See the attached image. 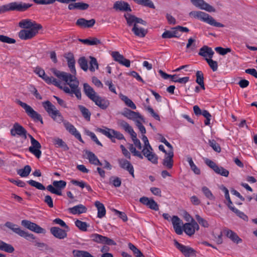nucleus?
<instances>
[{"mask_svg": "<svg viewBox=\"0 0 257 257\" xmlns=\"http://www.w3.org/2000/svg\"><path fill=\"white\" fill-rule=\"evenodd\" d=\"M195 218L197 220V221H198V222L202 226H203L204 227H208L209 224H208V222L206 220H205L204 219L202 218L198 214H196L195 215Z\"/></svg>", "mask_w": 257, "mask_h": 257, "instance_id": "obj_63", "label": "nucleus"}, {"mask_svg": "<svg viewBox=\"0 0 257 257\" xmlns=\"http://www.w3.org/2000/svg\"><path fill=\"white\" fill-rule=\"evenodd\" d=\"M11 134L12 136L18 135L26 139L27 137V131L18 123H15L11 130Z\"/></svg>", "mask_w": 257, "mask_h": 257, "instance_id": "obj_10", "label": "nucleus"}, {"mask_svg": "<svg viewBox=\"0 0 257 257\" xmlns=\"http://www.w3.org/2000/svg\"><path fill=\"white\" fill-rule=\"evenodd\" d=\"M78 63L83 70L86 71L88 70V62L84 57H80L78 61Z\"/></svg>", "mask_w": 257, "mask_h": 257, "instance_id": "obj_53", "label": "nucleus"}, {"mask_svg": "<svg viewBox=\"0 0 257 257\" xmlns=\"http://www.w3.org/2000/svg\"><path fill=\"white\" fill-rule=\"evenodd\" d=\"M73 254L74 257H94L88 251L80 250H74Z\"/></svg>", "mask_w": 257, "mask_h": 257, "instance_id": "obj_46", "label": "nucleus"}, {"mask_svg": "<svg viewBox=\"0 0 257 257\" xmlns=\"http://www.w3.org/2000/svg\"><path fill=\"white\" fill-rule=\"evenodd\" d=\"M171 221L175 232L178 235L182 234L183 233V229L181 227L183 225L182 220L177 216L174 215L171 219Z\"/></svg>", "mask_w": 257, "mask_h": 257, "instance_id": "obj_18", "label": "nucleus"}, {"mask_svg": "<svg viewBox=\"0 0 257 257\" xmlns=\"http://www.w3.org/2000/svg\"><path fill=\"white\" fill-rule=\"evenodd\" d=\"M132 32L137 37L140 38H144L147 34V30H145L144 28H140L138 26H134L132 29Z\"/></svg>", "mask_w": 257, "mask_h": 257, "instance_id": "obj_30", "label": "nucleus"}, {"mask_svg": "<svg viewBox=\"0 0 257 257\" xmlns=\"http://www.w3.org/2000/svg\"><path fill=\"white\" fill-rule=\"evenodd\" d=\"M120 98L125 103L126 106L130 107L132 109H136L137 107L135 104L127 96L123 94H120Z\"/></svg>", "mask_w": 257, "mask_h": 257, "instance_id": "obj_41", "label": "nucleus"}, {"mask_svg": "<svg viewBox=\"0 0 257 257\" xmlns=\"http://www.w3.org/2000/svg\"><path fill=\"white\" fill-rule=\"evenodd\" d=\"M0 41L8 44H15L16 42L14 39L2 35H0Z\"/></svg>", "mask_w": 257, "mask_h": 257, "instance_id": "obj_61", "label": "nucleus"}, {"mask_svg": "<svg viewBox=\"0 0 257 257\" xmlns=\"http://www.w3.org/2000/svg\"><path fill=\"white\" fill-rule=\"evenodd\" d=\"M42 28L41 25H36V27L30 29H23L19 33V37L22 40H27L34 37L38 33L39 30Z\"/></svg>", "mask_w": 257, "mask_h": 257, "instance_id": "obj_5", "label": "nucleus"}, {"mask_svg": "<svg viewBox=\"0 0 257 257\" xmlns=\"http://www.w3.org/2000/svg\"><path fill=\"white\" fill-rule=\"evenodd\" d=\"M137 4L149 7L151 9H155V6L151 0H133Z\"/></svg>", "mask_w": 257, "mask_h": 257, "instance_id": "obj_43", "label": "nucleus"}, {"mask_svg": "<svg viewBox=\"0 0 257 257\" xmlns=\"http://www.w3.org/2000/svg\"><path fill=\"white\" fill-rule=\"evenodd\" d=\"M95 205L97 209V217L101 218L104 217L106 214V210L104 205L98 201L95 202Z\"/></svg>", "mask_w": 257, "mask_h": 257, "instance_id": "obj_32", "label": "nucleus"}, {"mask_svg": "<svg viewBox=\"0 0 257 257\" xmlns=\"http://www.w3.org/2000/svg\"><path fill=\"white\" fill-rule=\"evenodd\" d=\"M51 233L56 238L59 239H63L67 237V232L69 230H67L66 229H61L58 227H52L50 228Z\"/></svg>", "mask_w": 257, "mask_h": 257, "instance_id": "obj_15", "label": "nucleus"}, {"mask_svg": "<svg viewBox=\"0 0 257 257\" xmlns=\"http://www.w3.org/2000/svg\"><path fill=\"white\" fill-rule=\"evenodd\" d=\"M180 36L178 34V32L177 29H174V28H173V31H165L162 37L164 39L167 38H179Z\"/></svg>", "mask_w": 257, "mask_h": 257, "instance_id": "obj_34", "label": "nucleus"}, {"mask_svg": "<svg viewBox=\"0 0 257 257\" xmlns=\"http://www.w3.org/2000/svg\"><path fill=\"white\" fill-rule=\"evenodd\" d=\"M53 185L55 189L59 192L62 193V190L64 189L66 186V182L63 180L54 181L53 182Z\"/></svg>", "mask_w": 257, "mask_h": 257, "instance_id": "obj_44", "label": "nucleus"}, {"mask_svg": "<svg viewBox=\"0 0 257 257\" xmlns=\"http://www.w3.org/2000/svg\"><path fill=\"white\" fill-rule=\"evenodd\" d=\"M92 101L95 103V105L103 110L106 109L110 104V102L107 98L101 97L98 95L95 96Z\"/></svg>", "mask_w": 257, "mask_h": 257, "instance_id": "obj_16", "label": "nucleus"}, {"mask_svg": "<svg viewBox=\"0 0 257 257\" xmlns=\"http://www.w3.org/2000/svg\"><path fill=\"white\" fill-rule=\"evenodd\" d=\"M105 130L108 131L109 132V133L114 137L115 139H116L119 140H125L123 134L120 133L119 132L116 131L113 129L108 128L107 127H106Z\"/></svg>", "mask_w": 257, "mask_h": 257, "instance_id": "obj_45", "label": "nucleus"}, {"mask_svg": "<svg viewBox=\"0 0 257 257\" xmlns=\"http://www.w3.org/2000/svg\"><path fill=\"white\" fill-rule=\"evenodd\" d=\"M75 225L81 231H86L89 225L85 222L82 221L78 219L75 221Z\"/></svg>", "mask_w": 257, "mask_h": 257, "instance_id": "obj_51", "label": "nucleus"}, {"mask_svg": "<svg viewBox=\"0 0 257 257\" xmlns=\"http://www.w3.org/2000/svg\"><path fill=\"white\" fill-rule=\"evenodd\" d=\"M215 50L217 53L221 55H225L227 53H229L231 51V49L229 48H224L221 47H216Z\"/></svg>", "mask_w": 257, "mask_h": 257, "instance_id": "obj_60", "label": "nucleus"}, {"mask_svg": "<svg viewBox=\"0 0 257 257\" xmlns=\"http://www.w3.org/2000/svg\"><path fill=\"white\" fill-rule=\"evenodd\" d=\"M41 78L47 83V84H53L55 86L58 87L60 88H62V87L60 86V82L57 80L56 78L53 77H49L47 76L45 73L43 75Z\"/></svg>", "mask_w": 257, "mask_h": 257, "instance_id": "obj_29", "label": "nucleus"}, {"mask_svg": "<svg viewBox=\"0 0 257 257\" xmlns=\"http://www.w3.org/2000/svg\"><path fill=\"white\" fill-rule=\"evenodd\" d=\"M89 7V5L86 3L78 2L70 4L68 6V8L69 10H78L83 11L87 10Z\"/></svg>", "mask_w": 257, "mask_h": 257, "instance_id": "obj_26", "label": "nucleus"}, {"mask_svg": "<svg viewBox=\"0 0 257 257\" xmlns=\"http://www.w3.org/2000/svg\"><path fill=\"white\" fill-rule=\"evenodd\" d=\"M124 17L126 20V23L128 26L134 27V26H138V25H136V23L137 17L135 16V15H133L131 14L127 13L124 15Z\"/></svg>", "mask_w": 257, "mask_h": 257, "instance_id": "obj_36", "label": "nucleus"}, {"mask_svg": "<svg viewBox=\"0 0 257 257\" xmlns=\"http://www.w3.org/2000/svg\"><path fill=\"white\" fill-rule=\"evenodd\" d=\"M145 157L153 164H157L158 163V157L157 155L153 152L148 154V156H146Z\"/></svg>", "mask_w": 257, "mask_h": 257, "instance_id": "obj_62", "label": "nucleus"}, {"mask_svg": "<svg viewBox=\"0 0 257 257\" xmlns=\"http://www.w3.org/2000/svg\"><path fill=\"white\" fill-rule=\"evenodd\" d=\"M0 250L8 253H12L14 251L15 248L11 244L0 240Z\"/></svg>", "mask_w": 257, "mask_h": 257, "instance_id": "obj_35", "label": "nucleus"}, {"mask_svg": "<svg viewBox=\"0 0 257 257\" xmlns=\"http://www.w3.org/2000/svg\"><path fill=\"white\" fill-rule=\"evenodd\" d=\"M83 91L85 95L91 100L98 95L93 88L86 83L83 84Z\"/></svg>", "mask_w": 257, "mask_h": 257, "instance_id": "obj_24", "label": "nucleus"}, {"mask_svg": "<svg viewBox=\"0 0 257 257\" xmlns=\"http://www.w3.org/2000/svg\"><path fill=\"white\" fill-rule=\"evenodd\" d=\"M31 146L29 148V151L32 154L34 155L37 158H40L41 156V145L40 143L36 139L32 140Z\"/></svg>", "mask_w": 257, "mask_h": 257, "instance_id": "obj_14", "label": "nucleus"}, {"mask_svg": "<svg viewBox=\"0 0 257 257\" xmlns=\"http://www.w3.org/2000/svg\"><path fill=\"white\" fill-rule=\"evenodd\" d=\"M17 102L25 109L26 113L29 117H30L34 121H39L42 124H43V118L41 114L34 110L31 106L20 100H18Z\"/></svg>", "mask_w": 257, "mask_h": 257, "instance_id": "obj_4", "label": "nucleus"}, {"mask_svg": "<svg viewBox=\"0 0 257 257\" xmlns=\"http://www.w3.org/2000/svg\"><path fill=\"white\" fill-rule=\"evenodd\" d=\"M207 63L212 70L213 71H216L218 69V63L216 61L213 60L211 58H205Z\"/></svg>", "mask_w": 257, "mask_h": 257, "instance_id": "obj_56", "label": "nucleus"}, {"mask_svg": "<svg viewBox=\"0 0 257 257\" xmlns=\"http://www.w3.org/2000/svg\"><path fill=\"white\" fill-rule=\"evenodd\" d=\"M31 171V167L29 165H26L23 169L17 170V174L22 177H26L29 176Z\"/></svg>", "mask_w": 257, "mask_h": 257, "instance_id": "obj_40", "label": "nucleus"}, {"mask_svg": "<svg viewBox=\"0 0 257 257\" xmlns=\"http://www.w3.org/2000/svg\"><path fill=\"white\" fill-rule=\"evenodd\" d=\"M90 61L89 69L90 71L94 72L95 69H97L98 68V64L95 58L90 56Z\"/></svg>", "mask_w": 257, "mask_h": 257, "instance_id": "obj_52", "label": "nucleus"}, {"mask_svg": "<svg viewBox=\"0 0 257 257\" xmlns=\"http://www.w3.org/2000/svg\"><path fill=\"white\" fill-rule=\"evenodd\" d=\"M128 149L130 152L133 154L134 156H137L141 159H143V156L139 151L136 150V149L134 147L133 144H130Z\"/></svg>", "mask_w": 257, "mask_h": 257, "instance_id": "obj_59", "label": "nucleus"}, {"mask_svg": "<svg viewBox=\"0 0 257 257\" xmlns=\"http://www.w3.org/2000/svg\"><path fill=\"white\" fill-rule=\"evenodd\" d=\"M109 184L115 187H119L121 184V180L117 176H111L109 178Z\"/></svg>", "mask_w": 257, "mask_h": 257, "instance_id": "obj_49", "label": "nucleus"}, {"mask_svg": "<svg viewBox=\"0 0 257 257\" xmlns=\"http://www.w3.org/2000/svg\"><path fill=\"white\" fill-rule=\"evenodd\" d=\"M90 238L92 241L98 243L105 244L108 245H114L116 244L115 241L112 239L97 233L91 234Z\"/></svg>", "mask_w": 257, "mask_h": 257, "instance_id": "obj_6", "label": "nucleus"}, {"mask_svg": "<svg viewBox=\"0 0 257 257\" xmlns=\"http://www.w3.org/2000/svg\"><path fill=\"white\" fill-rule=\"evenodd\" d=\"M199 226L198 223L193 219L190 223H186L183 225V230L188 235L191 236L194 234L196 230H198Z\"/></svg>", "mask_w": 257, "mask_h": 257, "instance_id": "obj_11", "label": "nucleus"}, {"mask_svg": "<svg viewBox=\"0 0 257 257\" xmlns=\"http://www.w3.org/2000/svg\"><path fill=\"white\" fill-rule=\"evenodd\" d=\"M225 235L227 237L230 238L232 241L238 244L242 242V239L238 236V235L231 230L226 229L224 230Z\"/></svg>", "mask_w": 257, "mask_h": 257, "instance_id": "obj_28", "label": "nucleus"}, {"mask_svg": "<svg viewBox=\"0 0 257 257\" xmlns=\"http://www.w3.org/2000/svg\"><path fill=\"white\" fill-rule=\"evenodd\" d=\"M52 72L56 77L65 81L70 86V88L67 86L63 87V90L65 93L70 94L71 96L74 94L78 99H81V93L78 87L79 82L75 76L55 68L52 69Z\"/></svg>", "mask_w": 257, "mask_h": 257, "instance_id": "obj_2", "label": "nucleus"}, {"mask_svg": "<svg viewBox=\"0 0 257 257\" xmlns=\"http://www.w3.org/2000/svg\"><path fill=\"white\" fill-rule=\"evenodd\" d=\"M111 56L113 57V59L120 63V62L122 60L124 57L122 55L119 54L118 52L114 51L112 52L111 54Z\"/></svg>", "mask_w": 257, "mask_h": 257, "instance_id": "obj_64", "label": "nucleus"}, {"mask_svg": "<svg viewBox=\"0 0 257 257\" xmlns=\"http://www.w3.org/2000/svg\"><path fill=\"white\" fill-rule=\"evenodd\" d=\"M118 124L122 127L125 131L129 133L131 136L136 133L132 127L125 121L120 119L118 121Z\"/></svg>", "mask_w": 257, "mask_h": 257, "instance_id": "obj_33", "label": "nucleus"}, {"mask_svg": "<svg viewBox=\"0 0 257 257\" xmlns=\"http://www.w3.org/2000/svg\"><path fill=\"white\" fill-rule=\"evenodd\" d=\"M79 41L84 44L90 45V46L97 45L101 44V41L96 38H92L91 40L88 39H79Z\"/></svg>", "mask_w": 257, "mask_h": 257, "instance_id": "obj_37", "label": "nucleus"}, {"mask_svg": "<svg viewBox=\"0 0 257 257\" xmlns=\"http://www.w3.org/2000/svg\"><path fill=\"white\" fill-rule=\"evenodd\" d=\"M36 25H41L32 21L30 19H24L21 21L19 23V26L24 29H30L36 27Z\"/></svg>", "mask_w": 257, "mask_h": 257, "instance_id": "obj_25", "label": "nucleus"}, {"mask_svg": "<svg viewBox=\"0 0 257 257\" xmlns=\"http://www.w3.org/2000/svg\"><path fill=\"white\" fill-rule=\"evenodd\" d=\"M196 82L200 85V87L203 90H204L205 88L204 83V76L203 72L201 71H197L196 73Z\"/></svg>", "mask_w": 257, "mask_h": 257, "instance_id": "obj_38", "label": "nucleus"}, {"mask_svg": "<svg viewBox=\"0 0 257 257\" xmlns=\"http://www.w3.org/2000/svg\"><path fill=\"white\" fill-rule=\"evenodd\" d=\"M85 154L87 156L86 158L89 160L90 164L96 166L102 165V163L93 152L89 151H86Z\"/></svg>", "mask_w": 257, "mask_h": 257, "instance_id": "obj_27", "label": "nucleus"}, {"mask_svg": "<svg viewBox=\"0 0 257 257\" xmlns=\"http://www.w3.org/2000/svg\"><path fill=\"white\" fill-rule=\"evenodd\" d=\"M113 8L116 11L122 12H132V9L129 4L124 1H116L113 5Z\"/></svg>", "mask_w": 257, "mask_h": 257, "instance_id": "obj_19", "label": "nucleus"}, {"mask_svg": "<svg viewBox=\"0 0 257 257\" xmlns=\"http://www.w3.org/2000/svg\"><path fill=\"white\" fill-rule=\"evenodd\" d=\"M174 245L185 257H190L195 254L196 251L193 248L182 244L176 240H174Z\"/></svg>", "mask_w": 257, "mask_h": 257, "instance_id": "obj_9", "label": "nucleus"}, {"mask_svg": "<svg viewBox=\"0 0 257 257\" xmlns=\"http://www.w3.org/2000/svg\"><path fill=\"white\" fill-rule=\"evenodd\" d=\"M95 23V20L92 19L89 20H87L84 18L78 19L76 22V25L83 28H87L92 27Z\"/></svg>", "mask_w": 257, "mask_h": 257, "instance_id": "obj_22", "label": "nucleus"}, {"mask_svg": "<svg viewBox=\"0 0 257 257\" xmlns=\"http://www.w3.org/2000/svg\"><path fill=\"white\" fill-rule=\"evenodd\" d=\"M32 4L23 2H12V11L24 12L32 6Z\"/></svg>", "mask_w": 257, "mask_h": 257, "instance_id": "obj_20", "label": "nucleus"}, {"mask_svg": "<svg viewBox=\"0 0 257 257\" xmlns=\"http://www.w3.org/2000/svg\"><path fill=\"white\" fill-rule=\"evenodd\" d=\"M78 107L84 118L87 121H89L90 119L91 112L89 109L81 105H79Z\"/></svg>", "mask_w": 257, "mask_h": 257, "instance_id": "obj_42", "label": "nucleus"}, {"mask_svg": "<svg viewBox=\"0 0 257 257\" xmlns=\"http://www.w3.org/2000/svg\"><path fill=\"white\" fill-rule=\"evenodd\" d=\"M64 57L67 60L68 66L72 73L71 74L75 76L76 74V71L75 66V60L73 53L71 52L65 53Z\"/></svg>", "mask_w": 257, "mask_h": 257, "instance_id": "obj_17", "label": "nucleus"}, {"mask_svg": "<svg viewBox=\"0 0 257 257\" xmlns=\"http://www.w3.org/2000/svg\"><path fill=\"white\" fill-rule=\"evenodd\" d=\"M209 144L214 151L218 153L220 152L221 148L219 145L215 140H209Z\"/></svg>", "mask_w": 257, "mask_h": 257, "instance_id": "obj_58", "label": "nucleus"}, {"mask_svg": "<svg viewBox=\"0 0 257 257\" xmlns=\"http://www.w3.org/2000/svg\"><path fill=\"white\" fill-rule=\"evenodd\" d=\"M118 163L121 168L127 171L133 178H135L134 168L130 161L120 159L118 160Z\"/></svg>", "mask_w": 257, "mask_h": 257, "instance_id": "obj_13", "label": "nucleus"}, {"mask_svg": "<svg viewBox=\"0 0 257 257\" xmlns=\"http://www.w3.org/2000/svg\"><path fill=\"white\" fill-rule=\"evenodd\" d=\"M96 131L107 137L112 143H115L114 137L112 136L108 131L101 128H97Z\"/></svg>", "mask_w": 257, "mask_h": 257, "instance_id": "obj_57", "label": "nucleus"}, {"mask_svg": "<svg viewBox=\"0 0 257 257\" xmlns=\"http://www.w3.org/2000/svg\"><path fill=\"white\" fill-rule=\"evenodd\" d=\"M201 191L207 199L210 200H214L215 199V198L214 196L213 195L210 189L206 186L202 187Z\"/></svg>", "mask_w": 257, "mask_h": 257, "instance_id": "obj_48", "label": "nucleus"}, {"mask_svg": "<svg viewBox=\"0 0 257 257\" xmlns=\"http://www.w3.org/2000/svg\"><path fill=\"white\" fill-rule=\"evenodd\" d=\"M190 1L194 6L201 10L208 12H214L215 11L212 6L206 3L204 0H190Z\"/></svg>", "mask_w": 257, "mask_h": 257, "instance_id": "obj_12", "label": "nucleus"}, {"mask_svg": "<svg viewBox=\"0 0 257 257\" xmlns=\"http://www.w3.org/2000/svg\"><path fill=\"white\" fill-rule=\"evenodd\" d=\"M214 54V52L212 48L206 45L201 47L198 53L199 55L203 57L205 59L207 57H208L209 58H212Z\"/></svg>", "mask_w": 257, "mask_h": 257, "instance_id": "obj_23", "label": "nucleus"}, {"mask_svg": "<svg viewBox=\"0 0 257 257\" xmlns=\"http://www.w3.org/2000/svg\"><path fill=\"white\" fill-rule=\"evenodd\" d=\"M42 105L49 115L54 121L58 123H63L66 130L70 134L73 135L80 142H83L80 134L73 124L64 119L61 112L56 108L55 105L49 100L43 102Z\"/></svg>", "mask_w": 257, "mask_h": 257, "instance_id": "obj_1", "label": "nucleus"}, {"mask_svg": "<svg viewBox=\"0 0 257 257\" xmlns=\"http://www.w3.org/2000/svg\"><path fill=\"white\" fill-rule=\"evenodd\" d=\"M5 226L10 228L12 230H13L15 233L18 234V235L20 233L22 229L20 228L18 225L15 224L11 222L8 221L5 224Z\"/></svg>", "mask_w": 257, "mask_h": 257, "instance_id": "obj_47", "label": "nucleus"}, {"mask_svg": "<svg viewBox=\"0 0 257 257\" xmlns=\"http://www.w3.org/2000/svg\"><path fill=\"white\" fill-rule=\"evenodd\" d=\"M69 210L73 214H80L85 213L87 211V208L83 205L79 204L69 208Z\"/></svg>", "mask_w": 257, "mask_h": 257, "instance_id": "obj_31", "label": "nucleus"}, {"mask_svg": "<svg viewBox=\"0 0 257 257\" xmlns=\"http://www.w3.org/2000/svg\"><path fill=\"white\" fill-rule=\"evenodd\" d=\"M28 183L31 186L40 190H44L46 189L45 187L42 184L33 180L28 181Z\"/></svg>", "mask_w": 257, "mask_h": 257, "instance_id": "obj_55", "label": "nucleus"}, {"mask_svg": "<svg viewBox=\"0 0 257 257\" xmlns=\"http://www.w3.org/2000/svg\"><path fill=\"white\" fill-rule=\"evenodd\" d=\"M173 151H169L163 160L162 164L168 169H171L173 166Z\"/></svg>", "mask_w": 257, "mask_h": 257, "instance_id": "obj_21", "label": "nucleus"}, {"mask_svg": "<svg viewBox=\"0 0 257 257\" xmlns=\"http://www.w3.org/2000/svg\"><path fill=\"white\" fill-rule=\"evenodd\" d=\"M20 236L25 238L26 239L33 241V240L35 239L36 237L34 234L32 233H30L28 232L25 231L23 230H22L20 233L19 234Z\"/></svg>", "mask_w": 257, "mask_h": 257, "instance_id": "obj_50", "label": "nucleus"}, {"mask_svg": "<svg viewBox=\"0 0 257 257\" xmlns=\"http://www.w3.org/2000/svg\"><path fill=\"white\" fill-rule=\"evenodd\" d=\"M214 171L216 174L224 177H228L229 175V171L228 170L224 169L222 167H219L218 166H217Z\"/></svg>", "mask_w": 257, "mask_h": 257, "instance_id": "obj_54", "label": "nucleus"}, {"mask_svg": "<svg viewBox=\"0 0 257 257\" xmlns=\"http://www.w3.org/2000/svg\"><path fill=\"white\" fill-rule=\"evenodd\" d=\"M21 224L27 229L37 233L44 234L46 233V230L45 229L42 228L41 226L37 225L35 223L32 222L29 220H23L21 222Z\"/></svg>", "mask_w": 257, "mask_h": 257, "instance_id": "obj_7", "label": "nucleus"}, {"mask_svg": "<svg viewBox=\"0 0 257 257\" xmlns=\"http://www.w3.org/2000/svg\"><path fill=\"white\" fill-rule=\"evenodd\" d=\"M121 114L129 119L133 120L135 122L139 119L145 121L144 117L138 112L134 111L128 108H124Z\"/></svg>", "mask_w": 257, "mask_h": 257, "instance_id": "obj_8", "label": "nucleus"}, {"mask_svg": "<svg viewBox=\"0 0 257 257\" xmlns=\"http://www.w3.org/2000/svg\"><path fill=\"white\" fill-rule=\"evenodd\" d=\"M53 144L56 146V147H60L62 148L64 151H67L69 150V147L67 144L61 139L56 138L53 139Z\"/></svg>", "mask_w": 257, "mask_h": 257, "instance_id": "obj_39", "label": "nucleus"}, {"mask_svg": "<svg viewBox=\"0 0 257 257\" xmlns=\"http://www.w3.org/2000/svg\"><path fill=\"white\" fill-rule=\"evenodd\" d=\"M190 16H193L195 18H197L201 21L205 22L211 26L216 27L222 28L224 25L220 23L217 22L209 15L201 11H192L189 13Z\"/></svg>", "mask_w": 257, "mask_h": 257, "instance_id": "obj_3", "label": "nucleus"}]
</instances>
